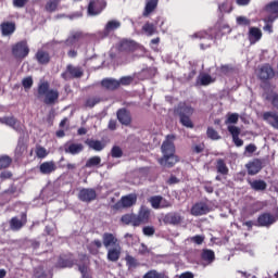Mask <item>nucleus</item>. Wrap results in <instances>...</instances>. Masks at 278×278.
I'll list each match as a JSON object with an SVG mask.
<instances>
[{
	"mask_svg": "<svg viewBox=\"0 0 278 278\" xmlns=\"http://www.w3.org/2000/svg\"><path fill=\"white\" fill-rule=\"evenodd\" d=\"M174 114L179 117L182 127L194 129V123L191 119L192 114H194V108H192V105H188L186 102H180L177 108L174 109Z\"/></svg>",
	"mask_w": 278,
	"mask_h": 278,
	"instance_id": "nucleus-1",
	"label": "nucleus"
},
{
	"mask_svg": "<svg viewBox=\"0 0 278 278\" xmlns=\"http://www.w3.org/2000/svg\"><path fill=\"white\" fill-rule=\"evenodd\" d=\"M38 97H45L43 103L46 105H55L60 99V91L51 89V85L47 80H41L37 87Z\"/></svg>",
	"mask_w": 278,
	"mask_h": 278,
	"instance_id": "nucleus-2",
	"label": "nucleus"
},
{
	"mask_svg": "<svg viewBox=\"0 0 278 278\" xmlns=\"http://www.w3.org/2000/svg\"><path fill=\"white\" fill-rule=\"evenodd\" d=\"M275 68L269 63L258 66L257 78L262 81L261 88L268 90L270 88V79H275Z\"/></svg>",
	"mask_w": 278,
	"mask_h": 278,
	"instance_id": "nucleus-3",
	"label": "nucleus"
},
{
	"mask_svg": "<svg viewBox=\"0 0 278 278\" xmlns=\"http://www.w3.org/2000/svg\"><path fill=\"white\" fill-rule=\"evenodd\" d=\"M64 81H71V79H81L84 77V67L67 64L65 71L61 74Z\"/></svg>",
	"mask_w": 278,
	"mask_h": 278,
	"instance_id": "nucleus-4",
	"label": "nucleus"
},
{
	"mask_svg": "<svg viewBox=\"0 0 278 278\" xmlns=\"http://www.w3.org/2000/svg\"><path fill=\"white\" fill-rule=\"evenodd\" d=\"M138 202V195L136 193H129L127 195H123L119 201H117L113 206L112 210L114 212H121V210H125L127 207H134Z\"/></svg>",
	"mask_w": 278,
	"mask_h": 278,
	"instance_id": "nucleus-5",
	"label": "nucleus"
},
{
	"mask_svg": "<svg viewBox=\"0 0 278 278\" xmlns=\"http://www.w3.org/2000/svg\"><path fill=\"white\" fill-rule=\"evenodd\" d=\"M12 55L16 60H25L29 55V46L27 40H22L12 46Z\"/></svg>",
	"mask_w": 278,
	"mask_h": 278,
	"instance_id": "nucleus-6",
	"label": "nucleus"
},
{
	"mask_svg": "<svg viewBox=\"0 0 278 278\" xmlns=\"http://www.w3.org/2000/svg\"><path fill=\"white\" fill-rule=\"evenodd\" d=\"M137 227H140V225H148V223L151 220V208H149L147 205H141L138 214H135Z\"/></svg>",
	"mask_w": 278,
	"mask_h": 278,
	"instance_id": "nucleus-7",
	"label": "nucleus"
},
{
	"mask_svg": "<svg viewBox=\"0 0 278 278\" xmlns=\"http://www.w3.org/2000/svg\"><path fill=\"white\" fill-rule=\"evenodd\" d=\"M106 7L108 2H105V0H90L87 12L90 16H97L101 14Z\"/></svg>",
	"mask_w": 278,
	"mask_h": 278,
	"instance_id": "nucleus-8",
	"label": "nucleus"
},
{
	"mask_svg": "<svg viewBox=\"0 0 278 278\" xmlns=\"http://www.w3.org/2000/svg\"><path fill=\"white\" fill-rule=\"evenodd\" d=\"M163 155H175V135H167L161 146Z\"/></svg>",
	"mask_w": 278,
	"mask_h": 278,
	"instance_id": "nucleus-9",
	"label": "nucleus"
},
{
	"mask_svg": "<svg viewBox=\"0 0 278 278\" xmlns=\"http://www.w3.org/2000/svg\"><path fill=\"white\" fill-rule=\"evenodd\" d=\"M263 10L266 12V14H268V22L275 23L278 18V0L270 1L264 7Z\"/></svg>",
	"mask_w": 278,
	"mask_h": 278,
	"instance_id": "nucleus-10",
	"label": "nucleus"
},
{
	"mask_svg": "<svg viewBox=\"0 0 278 278\" xmlns=\"http://www.w3.org/2000/svg\"><path fill=\"white\" fill-rule=\"evenodd\" d=\"M78 199L83 203H92V201H97V190L93 188H83L78 192Z\"/></svg>",
	"mask_w": 278,
	"mask_h": 278,
	"instance_id": "nucleus-11",
	"label": "nucleus"
},
{
	"mask_svg": "<svg viewBox=\"0 0 278 278\" xmlns=\"http://www.w3.org/2000/svg\"><path fill=\"white\" fill-rule=\"evenodd\" d=\"M116 117L121 125H124L125 127H129V125H131V112L126 108L118 109L116 112Z\"/></svg>",
	"mask_w": 278,
	"mask_h": 278,
	"instance_id": "nucleus-12",
	"label": "nucleus"
},
{
	"mask_svg": "<svg viewBox=\"0 0 278 278\" xmlns=\"http://www.w3.org/2000/svg\"><path fill=\"white\" fill-rule=\"evenodd\" d=\"M245 168L248 170V175H257V173L264 168V162H262V159H253L245 164Z\"/></svg>",
	"mask_w": 278,
	"mask_h": 278,
	"instance_id": "nucleus-13",
	"label": "nucleus"
},
{
	"mask_svg": "<svg viewBox=\"0 0 278 278\" xmlns=\"http://www.w3.org/2000/svg\"><path fill=\"white\" fill-rule=\"evenodd\" d=\"M0 123L2 125H7L8 127H12V129L17 131L18 134H23V127L21 126L18 119H16V117L14 116H4L0 118Z\"/></svg>",
	"mask_w": 278,
	"mask_h": 278,
	"instance_id": "nucleus-14",
	"label": "nucleus"
},
{
	"mask_svg": "<svg viewBox=\"0 0 278 278\" xmlns=\"http://www.w3.org/2000/svg\"><path fill=\"white\" fill-rule=\"evenodd\" d=\"M177 162H179V156L175 154H163V156L159 159V164L165 168H173Z\"/></svg>",
	"mask_w": 278,
	"mask_h": 278,
	"instance_id": "nucleus-15",
	"label": "nucleus"
},
{
	"mask_svg": "<svg viewBox=\"0 0 278 278\" xmlns=\"http://www.w3.org/2000/svg\"><path fill=\"white\" fill-rule=\"evenodd\" d=\"M25 225H27V213H22L21 219H18V217H12L10 220V227L13 229V231L23 229Z\"/></svg>",
	"mask_w": 278,
	"mask_h": 278,
	"instance_id": "nucleus-16",
	"label": "nucleus"
},
{
	"mask_svg": "<svg viewBox=\"0 0 278 278\" xmlns=\"http://www.w3.org/2000/svg\"><path fill=\"white\" fill-rule=\"evenodd\" d=\"M210 214V206L205 202H198L191 207L192 216H205Z\"/></svg>",
	"mask_w": 278,
	"mask_h": 278,
	"instance_id": "nucleus-17",
	"label": "nucleus"
},
{
	"mask_svg": "<svg viewBox=\"0 0 278 278\" xmlns=\"http://www.w3.org/2000/svg\"><path fill=\"white\" fill-rule=\"evenodd\" d=\"M102 244L105 249H110V247H118L121 243L118 242V238L111 232H104L102 236Z\"/></svg>",
	"mask_w": 278,
	"mask_h": 278,
	"instance_id": "nucleus-18",
	"label": "nucleus"
},
{
	"mask_svg": "<svg viewBox=\"0 0 278 278\" xmlns=\"http://www.w3.org/2000/svg\"><path fill=\"white\" fill-rule=\"evenodd\" d=\"M100 85L104 90H109L110 92H114V90H118L121 88V81L116 78H104L101 80Z\"/></svg>",
	"mask_w": 278,
	"mask_h": 278,
	"instance_id": "nucleus-19",
	"label": "nucleus"
},
{
	"mask_svg": "<svg viewBox=\"0 0 278 278\" xmlns=\"http://www.w3.org/2000/svg\"><path fill=\"white\" fill-rule=\"evenodd\" d=\"M182 220H184V218L177 212L167 213L163 217L164 225H180Z\"/></svg>",
	"mask_w": 278,
	"mask_h": 278,
	"instance_id": "nucleus-20",
	"label": "nucleus"
},
{
	"mask_svg": "<svg viewBox=\"0 0 278 278\" xmlns=\"http://www.w3.org/2000/svg\"><path fill=\"white\" fill-rule=\"evenodd\" d=\"M64 151L70 153V155H79L84 151V144L68 141L64 147Z\"/></svg>",
	"mask_w": 278,
	"mask_h": 278,
	"instance_id": "nucleus-21",
	"label": "nucleus"
},
{
	"mask_svg": "<svg viewBox=\"0 0 278 278\" xmlns=\"http://www.w3.org/2000/svg\"><path fill=\"white\" fill-rule=\"evenodd\" d=\"M75 260L73 255H61L56 262V268H73Z\"/></svg>",
	"mask_w": 278,
	"mask_h": 278,
	"instance_id": "nucleus-22",
	"label": "nucleus"
},
{
	"mask_svg": "<svg viewBox=\"0 0 278 278\" xmlns=\"http://www.w3.org/2000/svg\"><path fill=\"white\" fill-rule=\"evenodd\" d=\"M56 170L58 165H55V161H46L39 165L41 175H51V173H55Z\"/></svg>",
	"mask_w": 278,
	"mask_h": 278,
	"instance_id": "nucleus-23",
	"label": "nucleus"
},
{
	"mask_svg": "<svg viewBox=\"0 0 278 278\" xmlns=\"http://www.w3.org/2000/svg\"><path fill=\"white\" fill-rule=\"evenodd\" d=\"M35 60L41 66H47V64H49V62H51V54L49 53V51L39 49V50H37V52L35 54Z\"/></svg>",
	"mask_w": 278,
	"mask_h": 278,
	"instance_id": "nucleus-24",
	"label": "nucleus"
},
{
	"mask_svg": "<svg viewBox=\"0 0 278 278\" xmlns=\"http://www.w3.org/2000/svg\"><path fill=\"white\" fill-rule=\"evenodd\" d=\"M263 121L268 123L274 129H278V114L275 111H267L263 113Z\"/></svg>",
	"mask_w": 278,
	"mask_h": 278,
	"instance_id": "nucleus-25",
	"label": "nucleus"
},
{
	"mask_svg": "<svg viewBox=\"0 0 278 278\" xmlns=\"http://www.w3.org/2000/svg\"><path fill=\"white\" fill-rule=\"evenodd\" d=\"M262 29L253 26L249 28L248 39L250 45H255L262 40Z\"/></svg>",
	"mask_w": 278,
	"mask_h": 278,
	"instance_id": "nucleus-26",
	"label": "nucleus"
},
{
	"mask_svg": "<svg viewBox=\"0 0 278 278\" xmlns=\"http://www.w3.org/2000/svg\"><path fill=\"white\" fill-rule=\"evenodd\" d=\"M275 220V215L270 213H263L257 217L258 227H270Z\"/></svg>",
	"mask_w": 278,
	"mask_h": 278,
	"instance_id": "nucleus-27",
	"label": "nucleus"
},
{
	"mask_svg": "<svg viewBox=\"0 0 278 278\" xmlns=\"http://www.w3.org/2000/svg\"><path fill=\"white\" fill-rule=\"evenodd\" d=\"M228 131L236 147H242L244 144V140L240 139L241 130L238 126H228Z\"/></svg>",
	"mask_w": 278,
	"mask_h": 278,
	"instance_id": "nucleus-28",
	"label": "nucleus"
},
{
	"mask_svg": "<svg viewBox=\"0 0 278 278\" xmlns=\"http://www.w3.org/2000/svg\"><path fill=\"white\" fill-rule=\"evenodd\" d=\"M123 252V248L121 245H116L114 248L108 249L106 260L109 262H118L121 260V253Z\"/></svg>",
	"mask_w": 278,
	"mask_h": 278,
	"instance_id": "nucleus-29",
	"label": "nucleus"
},
{
	"mask_svg": "<svg viewBox=\"0 0 278 278\" xmlns=\"http://www.w3.org/2000/svg\"><path fill=\"white\" fill-rule=\"evenodd\" d=\"M215 168L216 172L224 177H227V175H229V167L227 166L225 159H217L215 163Z\"/></svg>",
	"mask_w": 278,
	"mask_h": 278,
	"instance_id": "nucleus-30",
	"label": "nucleus"
},
{
	"mask_svg": "<svg viewBox=\"0 0 278 278\" xmlns=\"http://www.w3.org/2000/svg\"><path fill=\"white\" fill-rule=\"evenodd\" d=\"M249 186L252 190H255V192H264L266 188H268V185L266 181L258 179V180H248Z\"/></svg>",
	"mask_w": 278,
	"mask_h": 278,
	"instance_id": "nucleus-31",
	"label": "nucleus"
},
{
	"mask_svg": "<svg viewBox=\"0 0 278 278\" xmlns=\"http://www.w3.org/2000/svg\"><path fill=\"white\" fill-rule=\"evenodd\" d=\"M2 36H12L16 31V24L13 22H3L1 25Z\"/></svg>",
	"mask_w": 278,
	"mask_h": 278,
	"instance_id": "nucleus-32",
	"label": "nucleus"
},
{
	"mask_svg": "<svg viewBox=\"0 0 278 278\" xmlns=\"http://www.w3.org/2000/svg\"><path fill=\"white\" fill-rule=\"evenodd\" d=\"M27 151V144H25V138L20 137L17 140V146L15 148V157L21 159L23 154Z\"/></svg>",
	"mask_w": 278,
	"mask_h": 278,
	"instance_id": "nucleus-33",
	"label": "nucleus"
},
{
	"mask_svg": "<svg viewBox=\"0 0 278 278\" xmlns=\"http://www.w3.org/2000/svg\"><path fill=\"white\" fill-rule=\"evenodd\" d=\"M81 39H84V34L80 31H76L65 40V45L66 47H74V45H77V42H79V40Z\"/></svg>",
	"mask_w": 278,
	"mask_h": 278,
	"instance_id": "nucleus-34",
	"label": "nucleus"
},
{
	"mask_svg": "<svg viewBox=\"0 0 278 278\" xmlns=\"http://www.w3.org/2000/svg\"><path fill=\"white\" fill-rule=\"evenodd\" d=\"M157 3H160V0H147L146 7L143 10V16H149L152 12H155L157 8Z\"/></svg>",
	"mask_w": 278,
	"mask_h": 278,
	"instance_id": "nucleus-35",
	"label": "nucleus"
},
{
	"mask_svg": "<svg viewBox=\"0 0 278 278\" xmlns=\"http://www.w3.org/2000/svg\"><path fill=\"white\" fill-rule=\"evenodd\" d=\"M85 144H87L89 149H93V151H103L105 149V143L100 140L87 139Z\"/></svg>",
	"mask_w": 278,
	"mask_h": 278,
	"instance_id": "nucleus-36",
	"label": "nucleus"
},
{
	"mask_svg": "<svg viewBox=\"0 0 278 278\" xmlns=\"http://www.w3.org/2000/svg\"><path fill=\"white\" fill-rule=\"evenodd\" d=\"M216 79L212 78L210 74H201L198 77L197 84L198 86H210V84H214Z\"/></svg>",
	"mask_w": 278,
	"mask_h": 278,
	"instance_id": "nucleus-37",
	"label": "nucleus"
},
{
	"mask_svg": "<svg viewBox=\"0 0 278 278\" xmlns=\"http://www.w3.org/2000/svg\"><path fill=\"white\" fill-rule=\"evenodd\" d=\"M121 222L124 225H132V227H138V224L136 223V214H125L121 217Z\"/></svg>",
	"mask_w": 278,
	"mask_h": 278,
	"instance_id": "nucleus-38",
	"label": "nucleus"
},
{
	"mask_svg": "<svg viewBox=\"0 0 278 278\" xmlns=\"http://www.w3.org/2000/svg\"><path fill=\"white\" fill-rule=\"evenodd\" d=\"M218 12L220 14H231L233 12V4L229 1H225L218 4Z\"/></svg>",
	"mask_w": 278,
	"mask_h": 278,
	"instance_id": "nucleus-39",
	"label": "nucleus"
},
{
	"mask_svg": "<svg viewBox=\"0 0 278 278\" xmlns=\"http://www.w3.org/2000/svg\"><path fill=\"white\" fill-rule=\"evenodd\" d=\"M121 27V22L116 20H111L105 24L104 34H110V31H114Z\"/></svg>",
	"mask_w": 278,
	"mask_h": 278,
	"instance_id": "nucleus-40",
	"label": "nucleus"
},
{
	"mask_svg": "<svg viewBox=\"0 0 278 278\" xmlns=\"http://www.w3.org/2000/svg\"><path fill=\"white\" fill-rule=\"evenodd\" d=\"M61 1L62 0H49L45 5L46 12L53 14V12L58 10Z\"/></svg>",
	"mask_w": 278,
	"mask_h": 278,
	"instance_id": "nucleus-41",
	"label": "nucleus"
},
{
	"mask_svg": "<svg viewBox=\"0 0 278 278\" xmlns=\"http://www.w3.org/2000/svg\"><path fill=\"white\" fill-rule=\"evenodd\" d=\"M125 262L129 270H131V268H138V266H140V263L137 261V258L130 254H126Z\"/></svg>",
	"mask_w": 278,
	"mask_h": 278,
	"instance_id": "nucleus-42",
	"label": "nucleus"
},
{
	"mask_svg": "<svg viewBox=\"0 0 278 278\" xmlns=\"http://www.w3.org/2000/svg\"><path fill=\"white\" fill-rule=\"evenodd\" d=\"M101 247H103V241L101 242V240L96 239V240L91 241V243L88 247V250L92 255H97V253H99V249H101Z\"/></svg>",
	"mask_w": 278,
	"mask_h": 278,
	"instance_id": "nucleus-43",
	"label": "nucleus"
},
{
	"mask_svg": "<svg viewBox=\"0 0 278 278\" xmlns=\"http://www.w3.org/2000/svg\"><path fill=\"white\" fill-rule=\"evenodd\" d=\"M93 166H101V156H91L87 160L85 168H93Z\"/></svg>",
	"mask_w": 278,
	"mask_h": 278,
	"instance_id": "nucleus-44",
	"label": "nucleus"
},
{
	"mask_svg": "<svg viewBox=\"0 0 278 278\" xmlns=\"http://www.w3.org/2000/svg\"><path fill=\"white\" fill-rule=\"evenodd\" d=\"M201 257L204 262H208V264H212L214 260H216V255L214 254V251L212 250H203Z\"/></svg>",
	"mask_w": 278,
	"mask_h": 278,
	"instance_id": "nucleus-45",
	"label": "nucleus"
},
{
	"mask_svg": "<svg viewBox=\"0 0 278 278\" xmlns=\"http://www.w3.org/2000/svg\"><path fill=\"white\" fill-rule=\"evenodd\" d=\"M11 165H12V157L8 155H0V170L10 168Z\"/></svg>",
	"mask_w": 278,
	"mask_h": 278,
	"instance_id": "nucleus-46",
	"label": "nucleus"
},
{
	"mask_svg": "<svg viewBox=\"0 0 278 278\" xmlns=\"http://www.w3.org/2000/svg\"><path fill=\"white\" fill-rule=\"evenodd\" d=\"M122 51H136V42L131 40H124L121 43Z\"/></svg>",
	"mask_w": 278,
	"mask_h": 278,
	"instance_id": "nucleus-47",
	"label": "nucleus"
},
{
	"mask_svg": "<svg viewBox=\"0 0 278 278\" xmlns=\"http://www.w3.org/2000/svg\"><path fill=\"white\" fill-rule=\"evenodd\" d=\"M149 203H151V206L153 210H161V203H162V195H154L149 199Z\"/></svg>",
	"mask_w": 278,
	"mask_h": 278,
	"instance_id": "nucleus-48",
	"label": "nucleus"
},
{
	"mask_svg": "<svg viewBox=\"0 0 278 278\" xmlns=\"http://www.w3.org/2000/svg\"><path fill=\"white\" fill-rule=\"evenodd\" d=\"M35 153L39 160H45V157H47V155H49V152L42 146H37Z\"/></svg>",
	"mask_w": 278,
	"mask_h": 278,
	"instance_id": "nucleus-49",
	"label": "nucleus"
},
{
	"mask_svg": "<svg viewBox=\"0 0 278 278\" xmlns=\"http://www.w3.org/2000/svg\"><path fill=\"white\" fill-rule=\"evenodd\" d=\"M206 136L210 140H220V135H218V131L214 127L207 128Z\"/></svg>",
	"mask_w": 278,
	"mask_h": 278,
	"instance_id": "nucleus-50",
	"label": "nucleus"
},
{
	"mask_svg": "<svg viewBox=\"0 0 278 278\" xmlns=\"http://www.w3.org/2000/svg\"><path fill=\"white\" fill-rule=\"evenodd\" d=\"M142 29L146 34H148L149 36H153V34H155V24L151 23V22H147L143 26Z\"/></svg>",
	"mask_w": 278,
	"mask_h": 278,
	"instance_id": "nucleus-51",
	"label": "nucleus"
},
{
	"mask_svg": "<svg viewBox=\"0 0 278 278\" xmlns=\"http://www.w3.org/2000/svg\"><path fill=\"white\" fill-rule=\"evenodd\" d=\"M240 118L238 113H230L226 119V125H236Z\"/></svg>",
	"mask_w": 278,
	"mask_h": 278,
	"instance_id": "nucleus-52",
	"label": "nucleus"
},
{
	"mask_svg": "<svg viewBox=\"0 0 278 278\" xmlns=\"http://www.w3.org/2000/svg\"><path fill=\"white\" fill-rule=\"evenodd\" d=\"M143 278H165L164 274L155 270V269H152V270H149L148 273H146L143 275Z\"/></svg>",
	"mask_w": 278,
	"mask_h": 278,
	"instance_id": "nucleus-53",
	"label": "nucleus"
},
{
	"mask_svg": "<svg viewBox=\"0 0 278 278\" xmlns=\"http://www.w3.org/2000/svg\"><path fill=\"white\" fill-rule=\"evenodd\" d=\"M111 156L115 159H121L123 156V149L118 146H113L111 149Z\"/></svg>",
	"mask_w": 278,
	"mask_h": 278,
	"instance_id": "nucleus-54",
	"label": "nucleus"
},
{
	"mask_svg": "<svg viewBox=\"0 0 278 278\" xmlns=\"http://www.w3.org/2000/svg\"><path fill=\"white\" fill-rule=\"evenodd\" d=\"M266 101H270V104L275 110H278V93H273L271 96H266Z\"/></svg>",
	"mask_w": 278,
	"mask_h": 278,
	"instance_id": "nucleus-55",
	"label": "nucleus"
},
{
	"mask_svg": "<svg viewBox=\"0 0 278 278\" xmlns=\"http://www.w3.org/2000/svg\"><path fill=\"white\" fill-rule=\"evenodd\" d=\"M98 103H101V98H88L85 102L86 108H94Z\"/></svg>",
	"mask_w": 278,
	"mask_h": 278,
	"instance_id": "nucleus-56",
	"label": "nucleus"
},
{
	"mask_svg": "<svg viewBox=\"0 0 278 278\" xmlns=\"http://www.w3.org/2000/svg\"><path fill=\"white\" fill-rule=\"evenodd\" d=\"M22 86L25 88V90L31 89V86H34V78H31V76L25 77L22 80Z\"/></svg>",
	"mask_w": 278,
	"mask_h": 278,
	"instance_id": "nucleus-57",
	"label": "nucleus"
},
{
	"mask_svg": "<svg viewBox=\"0 0 278 278\" xmlns=\"http://www.w3.org/2000/svg\"><path fill=\"white\" fill-rule=\"evenodd\" d=\"M78 270L83 278H92V275H90V273H88V266L79 265Z\"/></svg>",
	"mask_w": 278,
	"mask_h": 278,
	"instance_id": "nucleus-58",
	"label": "nucleus"
},
{
	"mask_svg": "<svg viewBox=\"0 0 278 278\" xmlns=\"http://www.w3.org/2000/svg\"><path fill=\"white\" fill-rule=\"evenodd\" d=\"M142 232H143L144 236H148V237L155 236V227L144 226L142 228Z\"/></svg>",
	"mask_w": 278,
	"mask_h": 278,
	"instance_id": "nucleus-59",
	"label": "nucleus"
},
{
	"mask_svg": "<svg viewBox=\"0 0 278 278\" xmlns=\"http://www.w3.org/2000/svg\"><path fill=\"white\" fill-rule=\"evenodd\" d=\"M191 38H200V40H203V38H208V40H212V36L207 34L206 31H198L194 33Z\"/></svg>",
	"mask_w": 278,
	"mask_h": 278,
	"instance_id": "nucleus-60",
	"label": "nucleus"
},
{
	"mask_svg": "<svg viewBox=\"0 0 278 278\" xmlns=\"http://www.w3.org/2000/svg\"><path fill=\"white\" fill-rule=\"evenodd\" d=\"M264 22L266 25L263 27L264 31H267V34H273V23L275 22H269L268 16L264 18Z\"/></svg>",
	"mask_w": 278,
	"mask_h": 278,
	"instance_id": "nucleus-61",
	"label": "nucleus"
},
{
	"mask_svg": "<svg viewBox=\"0 0 278 278\" xmlns=\"http://www.w3.org/2000/svg\"><path fill=\"white\" fill-rule=\"evenodd\" d=\"M237 24L238 25H243L244 27L251 25V20L244 17V16H239L237 17Z\"/></svg>",
	"mask_w": 278,
	"mask_h": 278,
	"instance_id": "nucleus-62",
	"label": "nucleus"
},
{
	"mask_svg": "<svg viewBox=\"0 0 278 278\" xmlns=\"http://www.w3.org/2000/svg\"><path fill=\"white\" fill-rule=\"evenodd\" d=\"M29 3V0H13L14 8H25Z\"/></svg>",
	"mask_w": 278,
	"mask_h": 278,
	"instance_id": "nucleus-63",
	"label": "nucleus"
},
{
	"mask_svg": "<svg viewBox=\"0 0 278 278\" xmlns=\"http://www.w3.org/2000/svg\"><path fill=\"white\" fill-rule=\"evenodd\" d=\"M257 151V146L255 143H250L245 147V153H249V155H253Z\"/></svg>",
	"mask_w": 278,
	"mask_h": 278,
	"instance_id": "nucleus-64",
	"label": "nucleus"
}]
</instances>
